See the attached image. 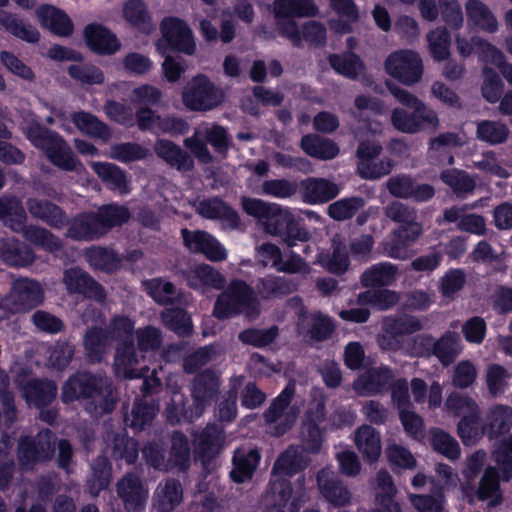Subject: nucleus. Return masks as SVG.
I'll list each match as a JSON object with an SVG mask.
<instances>
[{
	"label": "nucleus",
	"instance_id": "f257e3e1",
	"mask_svg": "<svg viewBox=\"0 0 512 512\" xmlns=\"http://www.w3.org/2000/svg\"><path fill=\"white\" fill-rule=\"evenodd\" d=\"M314 405L316 411L309 412L306 423L309 439L305 446H290L279 455L273 466L272 479L265 501L276 512H298L305 501L304 489L299 488L294 491L286 477L293 476L308 465L306 451L316 453L321 447V432L317 424L324 419V402L317 400Z\"/></svg>",
	"mask_w": 512,
	"mask_h": 512
},
{
	"label": "nucleus",
	"instance_id": "f03ea898",
	"mask_svg": "<svg viewBox=\"0 0 512 512\" xmlns=\"http://www.w3.org/2000/svg\"><path fill=\"white\" fill-rule=\"evenodd\" d=\"M135 321L129 316L116 314L111 317L106 330L92 327L84 335L85 354L90 362L99 363L108 352L111 341L118 342L114 358L117 376L139 378L145 367L140 366L132 336L135 334Z\"/></svg>",
	"mask_w": 512,
	"mask_h": 512
},
{
	"label": "nucleus",
	"instance_id": "7ed1b4c3",
	"mask_svg": "<svg viewBox=\"0 0 512 512\" xmlns=\"http://www.w3.org/2000/svg\"><path fill=\"white\" fill-rule=\"evenodd\" d=\"M61 398L64 403L90 398L86 410L95 417L112 412L116 404V395L108 379L86 372L77 373L65 382Z\"/></svg>",
	"mask_w": 512,
	"mask_h": 512
},
{
	"label": "nucleus",
	"instance_id": "20e7f679",
	"mask_svg": "<svg viewBox=\"0 0 512 512\" xmlns=\"http://www.w3.org/2000/svg\"><path fill=\"white\" fill-rule=\"evenodd\" d=\"M219 378L211 370H205L195 377L192 397L193 404L189 409H185V396L182 392L174 390L171 395L165 415L167 420L172 423L181 421L193 422L198 419L206 407L210 405L212 399L218 392Z\"/></svg>",
	"mask_w": 512,
	"mask_h": 512
},
{
	"label": "nucleus",
	"instance_id": "39448f33",
	"mask_svg": "<svg viewBox=\"0 0 512 512\" xmlns=\"http://www.w3.org/2000/svg\"><path fill=\"white\" fill-rule=\"evenodd\" d=\"M0 219L12 231L22 233L27 241L48 252L57 253L62 247L60 239L47 229L36 225H25L27 215L21 200L16 197L0 198Z\"/></svg>",
	"mask_w": 512,
	"mask_h": 512
},
{
	"label": "nucleus",
	"instance_id": "423d86ee",
	"mask_svg": "<svg viewBox=\"0 0 512 512\" xmlns=\"http://www.w3.org/2000/svg\"><path fill=\"white\" fill-rule=\"evenodd\" d=\"M106 448L103 456H99L92 465V475L89 479V489L93 496L105 489L111 480V466L106 455L110 454L115 459H124L127 464H133L138 457L137 442L128 438L124 431L119 433H107Z\"/></svg>",
	"mask_w": 512,
	"mask_h": 512
},
{
	"label": "nucleus",
	"instance_id": "0eeeda50",
	"mask_svg": "<svg viewBox=\"0 0 512 512\" xmlns=\"http://www.w3.org/2000/svg\"><path fill=\"white\" fill-rule=\"evenodd\" d=\"M387 87L401 104L413 109L411 114L399 108L393 110L391 121L397 130L412 134L426 128L436 129L438 127L439 121L436 113L427 108L423 102L396 84L387 82Z\"/></svg>",
	"mask_w": 512,
	"mask_h": 512
},
{
	"label": "nucleus",
	"instance_id": "6e6552de",
	"mask_svg": "<svg viewBox=\"0 0 512 512\" xmlns=\"http://www.w3.org/2000/svg\"><path fill=\"white\" fill-rule=\"evenodd\" d=\"M23 131L31 143L43 150L57 167L66 171L85 170L67 143L57 134L43 128L38 122L27 124L23 127Z\"/></svg>",
	"mask_w": 512,
	"mask_h": 512
},
{
	"label": "nucleus",
	"instance_id": "1a4fd4ad",
	"mask_svg": "<svg viewBox=\"0 0 512 512\" xmlns=\"http://www.w3.org/2000/svg\"><path fill=\"white\" fill-rule=\"evenodd\" d=\"M259 312L260 304L253 289L245 282L235 280L217 298L213 314L218 319L230 318L239 313L254 318Z\"/></svg>",
	"mask_w": 512,
	"mask_h": 512
},
{
	"label": "nucleus",
	"instance_id": "9d476101",
	"mask_svg": "<svg viewBox=\"0 0 512 512\" xmlns=\"http://www.w3.org/2000/svg\"><path fill=\"white\" fill-rule=\"evenodd\" d=\"M273 13L280 34L298 46L301 35L295 18L315 16L318 7L314 0H274Z\"/></svg>",
	"mask_w": 512,
	"mask_h": 512
},
{
	"label": "nucleus",
	"instance_id": "9b49d317",
	"mask_svg": "<svg viewBox=\"0 0 512 512\" xmlns=\"http://www.w3.org/2000/svg\"><path fill=\"white\" fill-rule=\"evenodd\" d=\"M242 209L250 216L258 219L265 233L281 237L289 227L291 213L275 203H267L261 199L242 197Z\"/></svg>",
	"mask_w": 512,
	"mask_h": 512
},
{
	"label": "nucleus",
	"instance_id": "f8f14e48",
	"mask_svg": "<svg viewBox=\"0 0 512 512\" xmlns=\"http://www.w3.org/2000/svg\"><path fill=\"white\" fill-rule=\"evenodd\" d=\"M210 144L216 152L225 154L230 139L225 128L216 124L204 123L195 128L194 134L184 140V145L202 163H210L212 155L207 147Z\"/></svg>",
	"mask_w": 512,
	"mask_h": 512
},
{
	"label": "nucleus",
	"instance_id": "ddd939ff",
	"mask_svg": "<svg viewBox=\"0 0 512 512\" xmlns=\"http://www.w3.org/2000/svg\"><path fill=\"white\" fill-rule=\"evenodd\" d=\"M463 344L455 331H446L434 340L430 335H420L414 339L412 355L435 356L443 366H449L462 353Z\"/></svg>",
	"mask_w": 512,
	"mask_h": 512
},
{
	"label": "nucleus",
	"instance_id": "4468645a",
	"mask_svg": "<svg viewBox=\"0 0 512 512\" xmlns=\"http://www.w3.org/2000/svg\"><path fill=\"white\" fill-rule=\"evenodd\" d=\"M142 452L147 463L158 470L166 471L172 468L185 470L190 461V448L187 438L180 432H175L172 435L171 457L169 460H165L162 448L156 443L145 446Z\"/></svg>",
	"mask_w": 512,
	"mask_h": 512
},
{
	"label": "nucleus",
	"instance_id": "2eb2a0df",
	"mask_svg": "<svg viewBox=\"0 0 512 512\" xmlns=\"http://www.w3.org/2000/svg\"><path fill=\"white\" fill-rule=\"evenodd\" d=\"M383 333L377 342L383 350H398L401 337L413 334L423 328L421 320L415 316L402 314L385 317L382 321Z\"/></svg>",
	"mask_w": 512,
	"mask_h": 512
},
{
	"label": "nucleus",
	"instance_id": "dca6fc26",
	"mask_svg": "<svg viewBox=\"0 0 512 512\" xmlns=\"http://www.w3.org/2000/svg\"><path fill=\"white\" fill-rule=\"evenodd\" d=\"M294 393L295 384L289 383L265 412L271 433L276 436L283 435L297 419L298 411L294 407H289Z\"/></svg>",
	"mask_w": 512,
	"mask_h": 512
},
{
	"label": "nucleus",
	"instance_id": "f3484780",
	"mask_svg": "<svg viewBox=\"0 0 512 512\" xmlns=\"http://www.w3.org/2000/svg\"><path fill=\"white\" fill-rule=\"evenodd\" d=\"M54 446L55 437L48 429L39 432L36 439L21 437L18 446V459L21 467L29 469L39 462L51 459Z\"/></svg>",
	"mask_w": 512,
	"mask_h": 512
},
{
	"label": "nucleus",
	"instance_id": "a211bd4d",
	"mask_svg": "<svg viewBox=\"0 0 512 512\" xmlns=\"http://www.w3.org/2000/svg\"><path fill=\"white\" fill-rule=\"evenodd\" d=\"M386 72L400 82L411 85L418 82L423 73L422 60L411 50L396 51L385 62Z\"/></svg>",
	"mask_w": 512,
	"mask_h": 512
},
{
	"label": "nucleus",
	"instance_id": "6ab92c4d",
	"mask_svg": "<svg viewBox=\"0 0 512 512\" xmlns=\"http://www.w3.org/2000/svg\"><path fill=\"white\" fill-rule=\"evenodd\" d=\"M183 103L190 110H211L222 101V93L205 76H197L183 91Z\"/></svg>",
	"mask_w": 512,
	"mask_h": 512
},
{
	"label": "nucleus",
	"instance_id": "aec40b11",
	"mask_svg": "<svg viewBox=\"0 0 512 512\" xmlns=\"http://www.w3.org/2000/svg\"><path fill=\"white\" fill-rule=\"evenodd\" d=\"M162 38L157 42L158 51L164 55L167 48L192 54L195 43L187 25L177 18H166L161 23Z\"/></svg>",
	"mask_w": 512,
	"mask_h": 512
},
{
	"label": "nucleus",
	"instance_id": "412c9836",
	"mask_svg": "<svg viewBox=\"0 0 512 512\" xmlns=\"http://www.w3.org/2000/svg\"><path fill=\"white\" fill-rule=\"evenodd\" d=\"M16 312H28L44 302L45 291L42 284L35 279L22 277L13 281L9 292Z\"/></svg>",
	"mask_w": 512,
	"mask_h": 512
},
{
	"label": "nucleus",
	"instance_id": "4be33fe9",
	"mask_svg": "<svg viewBox=\"0 0 512 512\" xmlns=\"http://www.w3.org/2000/svg\"><path fill=\"white\" fill-rule=\"evenodd\" d=\"M156 374V369H153L152 375L144 378L143 391L145 396L135 401L130 416L126 417V422L132 428L142 429L153 420L159 410L158 405L150 403L146 398L148 394L153 393L161 386V381Z\"/></svg>",
	"mask_w": 512,
	"mask_h": 512
},
{
	"label": "nucleus",
	"instance_id": "5701e85b",
	"mask_svg": "<svg viewBox=\"0 0 512 512\" xmlns=\"http://www.w3.org/2000/svg\"><path fill=\"white\" fill-rule=\"evenodd\" d=\"M184 245L194 253H201L207 259L214 262L224 261L227 258V251L221 243L211 234L195 230L182 229Z\"/></svg>",
	"mask_w": 512,
	"mask_h": 512
},
{
	"label": "nucleus",
	"instance_id": "b1692460",
	"mask_svg": "<svg viewBox=\"0 0 512 512\" xmlns=\"http://www.w3.org/2000/svg\"><path fill=\"white\" fill-rule=\"evenodd\" d=\"M476 207H478V201L472 204L454 205L444 210V220L448 223H457V228L460 231L483 236L487 232L485 217L467 212L469 209H475Z\"/></svg>",
	"mask_w": 512,
	"mask_h": 512
},
{
	"label": "nucleus",
	"instance_id": "393cba45",
	"mask_svg": "<svg viewBox=\"0 0 512 512\" xmlns=\"http://www.w3.org/2000/svg\"><path fill=\"white\" fill-rule=\"evenodd\" d=\"M63 283L69 294H81L100 302H102L106 297L103 287L86 271L78 267L66 269L64 271Z\"/></svg>",
	"mask_w": 512,
	"mask_h": 512
},
{
	"label": "nucleus",
	"instance_id": "a878e982",
	"mask_svg": "<svg viewBox=\"0 0 512 512\" xmlns=\"http://www.w3.org/2000/svg\"><path fill=\"white\" fill-rule=\"evenodd\" d=\"M117 494L124 503L127 512H142L149 496L139 477L127 474L117 483Z\"/></svg>",
	"mask_w": 512,
	"mask_h": 512
},
{
	"label": "nucleus",
	"instance_id": "bb28decb",
	"mask_svg": "<svg viewBox=\"0 0 512 512\" xmlns=\"http://www.w3.org/2000/svg\"><path fill=\"white\" fill-rule=\"evenodd\" d=\"M136 118L141 130L170 134H183L188 130V124L184 120L170 117L161 118L147 107H140L136 112Z\"/></svg>",
	"mask_w": 512,
	"mask_h": 512
},
{
	"label": "nucleus",
	"instance_id": "cd10ccee",
	"mask_svg": "<svg viewBox=\"0 0 512 512\" xmlns=\"http://www.w3.org/2000/svg\"><path fill=\"white\" fill-rule=\"evenodd\" d=\"M422 234V226L414 225L412 229H395L383 243V253L394 259L405 260L410 254L408 247Z\"/></svg>",
	"mask_w": 512,
	"mask_h": 512
},
{
	"label": "nucleus",
	"instance_id": "c85d7f7f",
	"mask_svg": "<svg viewBox=\"0 0 512 512\" xmlns=\"http://www.w3.org/2000/svg\"><path fill=\"white\" fill-rule=\"evenodd\" d=\"M317 482L320 493L332 505L342 507L351 503L350 491L333 471L321 470L317 475Z\"/></svg>",
	"mask_w": 512,
	"mask_h": 512
},
{
	"label": "nucleus",
	"instance_id": "c756f323",
	"mask_svg": "<svg viewBox=\"0 0 512 512\" xmlns=\"http://www.w3.org/2000/svg\"><path fill=\"white\" fill-rule=\"evenodd\" d=\"M224 441V431L215 425H208L195 440L196 457L206 466L220 453Z\"/></svg>",
	"mask_w": 512,
	"mask_h": 512
},
{
	"label": "nucleus",
	"instance_id": "7c9ffc66",
	"mask_svg": "<svg viewBox=\"0 0 512 512\" xmlns=\"http://www.w3.org/2000/svg\"><path fill=\"white\" fill-rule=\"evenodd\" d=\"M393 379V372L386 366L373 368L360 375L354 382V390L361 396L375 395L386 390Z\"/></svg>",
	"mask_w": 512,
	"mask_h": 512
},
{
	"label": "nucleus",
	"instance_id": "2f4dec72",
	"mask_svg": "<svg viewBox=\"0 0 512 512\" xmlns=\"http://www.w3.org/2000/svg\"><path fill=\"white\" fill-rule=\"evenodd\" d=\"M102 236L104 233L96 212L78 214L71 220L67 230V237L74 240L92 241Z\"/></svg>",
	"mask_w": 512,
	"mask_h": 512
},
{
	"label": "nucleus",
	"instance_id": "473e14b6",
	"mask_svg": "<svg viewBox=\"0 0 512 512\" xmlns=\"http://www.w3.org/2000/svg\"><path fill=\"white\" fill-rule=\"evenodd\" d=\"M199 215L207 219H219L229 227L236 228L240 224L238 213L218 197L207 198L195 203Z\"/></svg>",
	"mask_w": 512,
	"mask_h": 512
},
{
	"label": "nucleus",
	"instance_id": "72a5a7b5",
	"mask_svg": "<svg viewBox=\"0 0 512 512\" xmlns=\"http://www.w3.org/2000/svg\"><path fill=\"white\" fill-rule=\"evenodd\" d=\"M18 383L28 405L40 408L51 403L57 395V386L52 381L30 379L26 383L18 380Z\"/></svg>",
	"mask_w": 512,
	"mask_h": 512
},
{
	"label": "nucleus",
	"instance_id": "f704fd0d",
	"mask_svg": "<svg viewBox=\"0 0 512 512\" xmlns=\"http://www.w3.org/2000/svg\"><path fill=\"white\" fill-rule=\"evenodd\" d=\"M185 277L188 286L201 293H205L210 288L219 290L225 285L224 277L207 264L191 267Z\"/></svg>",
	"mask_w": 512,
	"mask_h": 512
},
{
	"label": "nucleus",
	"instance_id": "c9c22d12",
	"mask_svg": "<svg viewBox=\"0 0 512 512\" xmlns=\"http://www.w3.org/2000/svg\"><path fill=\"white\" fill-rule=\"evenodd\" d=\"M301 190L309 204L326 203L340 193L338 185L325 178H308L301 182Z\"/></svg>",
	"mask_w": 512,
	"mask_h": 512
},
{
	"label": "nucleus",
	"instance_id": "e433bc0d",
	"mask_svg": "<svg viewBox=\"0 0 512 512\" xmlns=\"http://www.w3.org/2000/svg\"><path fill=\"white\" fill-rule=\"evenodd\" d=\"M183 501V487L175 479L160 482L153 495V506L159 512H172Z\"/></svg>",
	"mask_w": 512,
	"mask_h": 512
},
{
	"label": "nucleus",
	"instance_id": "4c0bfd02",
	"mask_svg": "<svg viewBox=\"0 0 512 512\" xmlns=\"http://www.w3.org/2000/svg\"><path fill=\"white\" fill-rule=\"evenodd\" d=\"M26 206L32 217L52 227L61 228L67 222L64 211L48 200L31 197L26 201Z\"/></svg>",
	"mask_w": 512,
	"mask_h": 512
},
{
	"label": "nucleus",
	"instance_id": "58836bf2",
	"mask_svg": "<svg viewBox=\"0 0 512 512\" xmlns=\"http://www.w3.org/2000/svg\"><path fill=\"white\" fill-rule=\"evenodd\" d=\"M36 15L43 27L58 36H68L73 31V23L68 15L53 6H40Z\"/></svg>",
	"mask_w": 512,
	"mask_h": 512
},
{
	"label": "nucleus",
	"instance_id": "ea45409f",
	"mask_svg": "<svg viewBox=\"0 0 512 512\" xmlns=\"http://www.w3.org/2000/svg\"><path fill=\"white\" fill-rule=\"evenodd\" d=\"M260 461V454L257 449L238 448L233 456V470L231 471V478L236 483H243L251 479L258 463Z\"/></svg>",
	"mask_w": 512,
	"mask_h": 512
},
{
	"label": "nucleus",
	"instance_id": "a19ab883",
	"mask_svg": "<svg viewBox=\"0 0 512 512\" xmlns=\"http://www.w3.org/2000/svg\"><path fill=\"white\" fill-rule=\"evenodd\" d=\"M91 167L110 190L121 195L130 192L126 175L117 165L108 162H92Z\"/></svg>",
	"mask_w": 512,
	"mask_h": 512
},
{
	"label": "nucleus",
	"instance_id": "79ce46f5",
	"mask_svg": "<svg viewBox=\"0 0 512 512\" xmlns=\"http://www.w3.org/2000/svg\"><path fill=\"white\" fill-rule=\"evenodd\" d=\"M0 259L9 266L26 267L34 262L35 254L29 247L20 245L16 239H1Z\"/></svg>",
	"mask_w": 512,
	"mask_h": 512
},
{
	"label": "nucleus",
	"instance_id": "37998d69",
	"mask_svg": "<svg viewBox=\"0 0 512 512\" xmlns=\"http://www.w3.org/2000/svg\"><path fill=\"white\" fill-rule=\"evenodd\" d=\"M135 338L137 342V355L140 358V366L145 367L142 371V375L139 378H145L146 373L149 371V367L145 364V355L143 353L155 352L162 344L163 336L162 332L154 326H145L138 328L135 331Z\"/></svg>",
	"mask_w": 512,
	"mask_h": 512
},
{
	"label": "nucleus",
	"instance_id": "c03bdc74",
	"mask_svg": "<svg viewBox=\"0 0 512 512\" xmlns=\"http://www.w3.org/2000/svg\"><path fill=\"white\" fill-rule=\"evenodd\" d=\"M333 252L331 255L321 253L317 262L333 274H343L349 267V257L344 238L336 234L332 238Z\"/></svg>",
	"mask_w": 512,
	"mask_h": 512
},
{
	"label": "nucleus",
	"instance_id": "a18cd8bd",
	"mask_svg": "<svg viewBox=\"0 0 512 512\" xmlns=\"http://www.w3.org/2000/svg\"><path fill=\"white\" fill-rule=\"evenodd\" d=\"M85 38L88 46L101 54L115 53L120 47L115 35L101 25H88L85 28Z\"/></svg>",
	"mask_w": 512,
	"mask_h": 512
},
{
	"label": "nucleus",
	"instance_id": "49530a36",
	"mask_svg": "<svg viewBox=\"0 0 512 512\" xmlns=\"http://www.w3.org/2000/svg\"><path fill=\"white\" fill-rule=\"evenodd\" d=\"M354 442L365 460L376 461L381 454L379 433L369 425H362L355 431Z\"/></svg>",
	"mask_w": 512,
	"mask_h": 512
},
{
	"label": "nucleus",
	"instance_id": "de8ad7c7",
	"mask_svg": "<svg viewBox=\"0 0 512 512\" xmlns=\"http://www.w3.org/2000/svg\"><path fill=\"white\" fill-rule=\"evenodd\" d=\"M156 154L170 166L180 171H189L193 168L194 161L187 152L168 140H158L155 144Z\"/></svg>",
	"mask_w": 512,
	"mask_h": 512
},
{
	"label": "nucleus",
	"instance_id": "09e8293b",
	"mask_svg": "<svg viewBox=\"0 0 512 512\" xmlns=\"http://www.w3.org/2000/svg\"><path fill=\"white\" fill-rule=\"evenodd\" d=\"M377 489L376 504L378 506L373 512H402L398 503L393 501L396 489L390 474L381 470L376 476Z\"/></svg>",
	"mask_w": 512,
	"mask_h": 512
},
{
	"label": "nucleus",
	"instance_id": "8fccbe9b",
	"mask_svg": "<svg viewBox=\"0 0 512 512\" xmlns=\"http://www.w3.org/2000/svg\"><path fill=\"white\" fill-rule=\"evenodd\" d=\"M397 278V267L389 262L372 265L361 276L364 287H384L392 285Z\"/></svg>",
	"mask_w": 512,
	"mask_h": 512
},
{
	"label": "nucleus",
	"instance_id": "3c124183",
	"mask_svg": "<svg viewBox=\"0 0 512 512\" xmlns=\"http://www.w3.org/2000/svg\"><path fill=\"white\" fill-rule=\"evenodd\" d=\"M72 121L75 126L84 134L107 142L111 138L110 128L96 116L81 111L72 115Z\"/></svg>",
	"mask_w": 512,
	"mask_h": 512
},
{
	"label": "nucleus",
	"instance_id": "603ef678",
	"mask_svg": "<svg viewBox=\"0 0 512 512\" xmlns=\"http://www.w3.org/2000/svg\"><path fill=\"white\" fill-rule=\"evenodd\" d=\"M512 426V408L497 404L489 409L485 431L490 438L502 435Z\"/></svg>",
	"mask_w": 512,
	"mask_h": 512
},
{
	"label": "nucleus",
	"instance_id": "864d4df0",
	"mask_svg": "<svg viewBox=\"0 0 512 512\" xmlns=\"http://www.w3.org/2000/svg\"><path fill=\"white\" fill-rule=\"evenodd\" d=\"M445 410L461 419H479L480 409L477 402L467 394L451 392L445 401Z\"/></svg>",
	"mask_w": 512,
	"mask_h": 512
},
{
	"label": "nucleus",
	"instance_id": "5fc2aeb1",
	"mask_svg": "<svg viewBox=\"0 0 512 512\" xmlns=\"http://www.w3.org/2000/svg\"><path fill=\"white\" fill-rule=\"evenodd\" d=\"M303 151L311 157L330 160L339 153L338 146L331 140L317 135H306L301 140Z\"/></svg>",
	"mask_w": 512,
	"mask_h": 512
},
{
	"label": "nucleus",
	"instance_id": "6e6d98bb",
	"mask_svg": "<svg viewBox=\"0 0 512 512\" xmlns=\"http://www.w3.org/2000/svg\"><path fill=\"white\" fill-rule=\"evenodd\" d=\"M468 20L478 28L494 33L498 29L496 18L490 9L479 0H469L466 3Z\"/></svg>",
	"mask_w": 512,
	"mask_h": 512
},
{
	"label": "nucleus",
	"instance_id": "4d7b16f0",
	"mask_svg": "<svg viewBox=\"0 0 512 512\" xmlns=\"http://www.w3.org/2000/svg\"><path fill=\"white\" fill-rule=\"evenodd\" d=\"M440 179L444 184L450 187L458 197L464 198L472 194L476 188L475 179L463 170H444L440 174Z\"/></svg>",
	"mask_w": 512,
	"mask_h": 512
},
{
	"label": "nucleus",
	"instance_id": "13d9d810",
	"mask_svg": "<svg viewBox=\"0 0 512 512\" xmlns=\"http://www.w3.org/2000/svg\"><path fill=\"white\" fill-rule=\"evenodd\" d=\"M256 288L259 295L264 299L278 295H287L296 289L295 284L291 280L275 275H269L260 279Z\"/></svg>",
	"mask_w": 512,
	"mask_h": 512
},
{
	"label": "nucleus",
	"instance_id": "bf43d9fd",
	"mask_svg": "<svg viewBox=\"0 0 512 512\" xmlns=\"http://www.w3.org/2000/svg\"><path fill=\"white\" fill-rule=\"evenodd\" d=\"M104 235L115 226L126 223L130 218L127 207L117 204H108L100 207L97 212Z\"/></svg>",
	"mask_w": 512,
	"mask_h": 512
},
{
	"label": "nucleus",
	"instance_id": "052dcab7",
	"mask_svg": "<svg viewBox=\"0 0 512 512\" xmlns=\"http://www.w3.org/2000/svg\"><path fill=\"white\" fill-rule=\"evenodd\" d=\"M86 261L94 269L112 272L119 267L120 258L110 249L91 247L85 252Z\"/></svg>",
	"mask_w": 512,
	"mask_h": 512
},
{
	"label": "nucleus",
	"instance_id": "680f3d73",
	"mask_svg": "<svg viewBox=\"0 0 512 512\" xmlns=\"http://www.w3.org/2000/svg\"><path fill=\"white\" fill-rule=\"evenodd\" d=\"M364 205L361 197L342 198L327 207V214L336 221H345L351 219Z\"/></svg>",
	"mask_w": 512,
	"mask_h": 512
},
{
	"label": "nucleus",
	"instance_id": "e2e57ef3",
	"mask_svg": "<svg viewBox=\"0 0 512 512\" xmlns=\"http://www.w3.org/2000/svg\"><path fill=\"white\" fill-rule=\"evenodd\" d=\"M499 478L497 471L493 467H488L480 481L478 497L481 500L491 499L490 505L495 506L501 503L502 495L499 488Z\"/></svg>",
	"mask_w": 512,
	"mask_h": 512
},
{
	"label": "nucleus",
	"instance_id": "0e129e2a",
	"mask_svg": "<svg viewBox=\"0 0 512 512\" xmlns=\"http://www.w3.org/2000/svg\"><path fill=\"white\" fill-rule=\"evenodd\" d=\"M384 212L389 219L401 225L398 229H412L414 225H421L416 221V210L404 203L394 201L385 207Z\"/></svg>",
	"mask_w": 512,
	"mask_h": 512
},
{
	"label": "nucleus",
	"instance_id": "69168bd1",
	"mask_svg": "<svg viewBox=\"0 0 512 512\" xmlns=\"http://www.w3.org/2000/svg\"><path fill=\"white\" fill-rule=\"evenodd\" d=\"M508 136L509 129L504 123L484 120L477 124V137L491 145L505 142Z\"/></svg>",
	"mask_w": 512,
	"mask_h": 512
},
{
	"label": "nucleus",
	"instance_id": "338daca9",
	"mask_svg": "<svg viewBox=\"0 0 512 512\" xmlns=\"http://www.w3.org/2000/svg\"><path fill=\"white\" fill-rule=\"evenodd\" d=\"M400 296L391 290H368L358 296L360 304H369L380 310H387L398 303Z\"/></svg>",
	"mask_w": 512,
	"mask_h": 512
},
{
	"label": "nucleus",
	"instance_id": "774afa93",
	"mask_svg": "<svg viewBox=\"0 0 512 512\" xmlns=\"http://www.w3.org/2000/svg\"><path fill=\"white\" fill-rule=\"evenodd\" d=\"M493 456L498 467L501 469V479L509 481L512 477V436L498 443Z\"/></svg>",
	"mask_w": 512,
	"mask_h": 512
}]
</instances>
